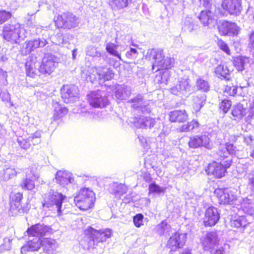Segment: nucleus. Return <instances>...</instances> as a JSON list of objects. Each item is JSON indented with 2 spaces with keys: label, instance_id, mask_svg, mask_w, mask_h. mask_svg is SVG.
Here are the masks:
<instances>
[{
  "label": "nucleus",
  "instance_id": "1",
  "mask_svg": "<svg viewBox=\"0 0 254 254\" xmlns=\"http://www.w3.org/2000/svg\"><path fill=\"white\" fill-rule=\"evenodd\" d=\"M236 152V147L233 144L227 143L225 144H220L218 148L217 154V159L222 161L226 160L223 165L221 163L213 162L209 163L206 169V172L208 175H212L216 178H221L224 177L227 169L229 168L231 164L232 160L229 158V156H233Z\"/></svg>",
  "mask_w": 254,
  "mask_h": 254
},
{
  "label": "nucleus",
  "instance_id": "2",
  "mask_svg": "<svg viewBox=\"0 0 254 254\" xmlns=\"http://www.w3.org/2000/svg\"><path fill=\"white\" fill-rule=\"evenodd\" d=\"M112 232L110 229L97 230L90 227L84 231L85 236L80 244L84 249L97 250L99 254L103 253V242L111 237Z\"/></svg>",
  "mask_w": 254,
  "mask_h": 254
},
{
  "label": "nucleus",
  "instance_id": "3",
  "mask_svg": "<svg viewBox=\"0 0 254 254\" xmlns=\"http://www.w3.org/2000/svg\"><path fill=\"white\" fill-rule=\"evenodd\" d=\"M145 59L151 62L152 70L155 72L170 68L174 63L173 59L165 57L163 50L160 49L148 50Z\"/></svg>",
  "mask_w": 254,
  "mask_h": 254
},
{
  "label": "nucleus",
  "instance_id": "4",
  "mask_svg": "<svg viewBox=\"0 0 254 254\" xmlns=\"http://www.w3.org/2000/svg\"><path fill=\"white\" fill-rule=\"evenodd\" d=\"M41 247L48 252L55 251L58 247L56 241L52 239L35 238L27 241L21 248V253L27 254L28 252L38 251Z\"/></svg>",
  "mask_w": 254,
  "mask_h": 254
},
{
  "label": "nucleus",
  "instance_id": "5",
  "mask_svg": "<svg viewBox=\"0 0 254 254\" xmlns=\"http://www.w3.org/2000/svg\"><path fill=\"white\" fill-rule=\"evenodd\" d=\"M28 34V32L16 22L6 24L3 28V38L13 43H20L27 37Z\"/></svg>",
  "mask_w": 254,
  "mask_h": 254
},
{
  "label": "nucleus",
  "instance_id": "6",
  "mask_svg": "<svg viewBox=\"0 0 254 254\" xmlns=\"http://www.w3.org/2000/svg\"><path fill=\"white\" fill-rule=\"evenodd\" d=\"M95 193L89 188L80 189L78 194L74 197L76 205L80 209L87 210L91 208L95 201Z\"/></svg>",
  "mask_w": 254,
  "mask_h": 254
},
{
  "label": "nucleus",
  "instance_id": "7",
  "mask_svg": "<svg viewBox=\"0 0 254 254\" xmlns=\"http://www.w3.org/2000/svg\"><path fill=\"white\" fill-rule=\"evenodd\" d=\"M54 20L58 28H63L68 30L76 27L80 22L79 18L69 12H64L61 15H58L55 17Z\"/></svg>",
  "mask_w": 254,
  "mask_h": 254
},
{
  "label": "nucleus",
  "instance_id": "8",
  "mask_svg": "<svg viewBox=\"0 0 254 254\" xmlns=\"http://www.w3.org/2000/svg\"><path fill=\"white\" fill-rule=\"evenodd\" d=\"M47 195V197L43 203V206L49 207L51 205H54L57 208L58 215H61L64 210L62 206L63 203L66 196L62 192L54 189H51Z\"/></svg>",
  "mask_w": 254,
  "mask_h": 254
},
{
  "label": "nucleus",
  "instance_id": "9",
  "mask_svg": "<svg viewBox=\"0 0 254 254\" xmlns=\"http://www.w3.org/2000/svg\"><path fill=\"white\" fill-rule=\"evenodd\" d=\"M60 61V59L52 54L44 55L39 66L40 73L50 75L54 71Z\"/></svg>",
  "mask_w": 254,
  "mask_h": 254
},
{
  "label": "nucleus",
  "instance_id": "10",
  "mask_svg": "<svg viewBox=\"0 0 254 254\" xmlns=\"http://www.w3.org/2000/svg\"><path fill=\"white\" fill-rule=\"evenodd\" d=\"M128 102L131 104V107L138 113H148L151 111L153 102L150 100H145L142 94H138Z\"/></svg>",
  "mask_w": 254,
  "mask_h": 254
},
{
  "label": "nucleus",
  "instance_id": "11",
  "mask_svg": "<svg viewBox=\"0 0 254 254\" xmlns=\"http://www.w3.org/2000/svg\"><path fill=\"white\" fill-rule=\"evenodd\" d=\"M26 232L29 236L44 239V236H48L53 233L51 226L43 223H37L28 228Z\"/></svg>",
  "mask_w": 254,
  "mask_h": 254
},
{
  "label": "nucleus",
  "instance_id": "12",
  "mask_svg": "<svg viewBox=\"0 0 254 254\" xmlns=\"http://www.w3.org/2000/svg\"><path fill=\"white\" fill-rule=\"evenodd\" d=\"M215 193L220 204H232L237 199L236 192L229 189H217Z\"/></svg>",
  "mask_w": 254,
  "mask_h": 254
},
{
  "label": "nucleus",
  "instance_id": "13",
  "mask_svg": "<svg viewBox=\"0 0 254 254\" xmlns=\"http://www.w3.org/2000/svg\"><path fill=\"white\" fill-rule=\"evenodd\" d=\"M88 101L89 104L95 108H103L108 103V99L105 93L101 90L91 92L88 95Z\"/></svg>",
  "mask_w": 254,
  "mask_h": 254
},
{
  "label": "nucleus",
  "instance_id": "14",
  "mask_svg": "<svg viewBox=\"0 0 254 254\" xmlns=\"http://www.w3.org/2000/svg\"><path fill=\"white\" fill-rule=\"evenodd\" d=\"M191 86L188 78H181L175 86L170 89V92L174 95L182 97L190 94Z\"/></svg>",
  "mask_w": 254,
  "mask_h": 254
},
{
  "label": "nucleus",
  "instance_id": "15",
  "mask_svg": "<svg viewBox=\"0 0 254 254\" xmlns=\"http://www.w3.org/2000/svg\"><path fill=\"white\" fill-rule=\"evenodd\" d=\"M188 144L192 148L204 147L207 149H211L213 147V144L210 142L209 137L205 134L190 137Z\"/></svg>",
  "mask_w": 254,
  "mask_h": 254
},
{
  "label": "nucleus",
  "instance_id": "16",
  "mask_svg": "<svg viewBox=\"0 0 254 254\" xmlns=\"http://www.w3.org/2000/svg\"><path fill=\"white\" fill-rule=\"evenodd\" d=\"M78 92L75 85H64L61 88L62 98L66 103L74 102L78 98Z\"/></svg>",
  "mask_w": 254,
  "mask_h": 254
},
{
  "label": "nucleus",
  "instance_id": "17",
  "mask_svg": "<svg viewBox=\"0 0 254 254\" xmlns=\"http://www.w3.org/2000/svg\"><path fill=\"white\" fill-rule=\"evenodd\" d=\"M186 238V234L176 232L170 237L166 246L172 251H175L185 245Z\"/></svg>",
  "mask_w": 254,
  "mask_h": 254
},
{
  "label": "nucleus",
  "instance_id": "18",
  "mask_svg": "<svg viewBox=\"0 0 254 254\" xmlns=\"http://www.w3.org/2000/svg\"><path fill=\"white\" fill-rule=\"evenodd\" d=\"M26 178L21 186L22 188L32 190L35 187V181L39 178V174L34 167H30L26 170Z\"/></svg>",
  "mask_w": 254,
  "mask_h": 254
},
{
  "label": "nucleus",
  "instance_id": "19",
  "mask_svg": "<svg viewBox=\"0 0 254 254\" xmlns=\"http://www.w3.org/2000/svg\"><path fill=\"white\" fill-rule=\"evenodd\" d=\"M39 66L40 64L37 61V57L34 55L29 56L27 58L25 63V69L27 75L33 78L38 75V74L40 73L39 71Z\"/></svg>",
  "mask_w": 254,
  "mask_h": 254
},
{
  "label": "nucleus",
  "instance_id": "20",
  "mask_svg": "<svg viewBox=\"0 0 254 254\" xmlns=\"http://www.w3.org/2000/svg\"><path fill=\"white\" fill-rule=\"evenodd\" d=\"M220 219V214L217 209L213 206L206 209L203 218V223L205 226L212 227L214 226Z\"/></svg>",
  "mask_w": 254,
  "mask_h": 254
},
{
  "label": "nucleus",
  "instance_id": "21",
  "mask_svg": "<svg viewBox=\"0 0 254 254\" xmlns=\"http://www.w3.org/2000/svg\"><path fill=\"white\" fill-rule=\"evenodd\" d=\"M222 6L230 15L238 16L242 9V0H224Z\"/></svg>",
  "mask_w": 254,
  "mask_h": 254
},
{
  "label": "nucleus",
  "instance_id": "22",
  "mask_svg": "<svg viewBox=\"0 0 254 254\" xmlns=\"http://www.w3.org/2000/svg\"><path fill=\"white\" fill-rule=\"evenodd\" d=\"M198 18L204 26H213L216 24L217 17L212 9H205L201 10Z\"/></svg>",
  "mask_w": 254,
  "mask_h": 254
},
{
  "label": "nucleus",
  "instance_id": "23",
  "mask_svg": "<svg viewBox=\"0 0 254 254\" xmlns=\"http://www.w3.org/2000/svg\"><path fill=\"white\" fill-rule=\"evenodd\" d=\"M132 123L136 127L147 128L153 127L156 124L155 119L150 117L139 116L133 119Z\"/></svg>",
  "mask_w": 254,
  "mask_h": 254
},
{
  "label": "nucleus",
  "instance_id": "24",
  "mask_svg": "<svg viewBox=\"0 0 254 254\" xmlns=\"http://www.w3.org/2000/svg\"><path fill=\"white\" fill-rule=\"evenodd\" d=\"M48 44L47 40L44 38H38L33 40L27 41L23 45V52L25 54H30L38 48H43Z\"/></svg>",
  "mask_w": 254,
  "mask_h": 254
},
{
  "label": "nucleus",
  "instance_id": "25",
  "mask_svg": "<svg viewBox=\"0 0 254 254\" xmlns=\"http://www.w3.org/2000/svg\"><path fill=\"white\" fill-rule=\"evenodd\" d=\"M219 31L224 35L234 36L238 35L240 28L235 23L224 21L219 26Z\"/></svg>",
  "mask_w": 254,
  "mask_h": 254
},
{
  "label": "nucleus",
  "instance_id": "26",
  "mask_svg": "<svg viewBox=\"0 0 254 254\" xmlns=\"http://www.w3.org/2000/svg\"><path fill=\"white\" fill-rule=\"evenodd\" d=\"M55 179L56 182L63 187L72 183L74 181L72 174L65 170L58 171L56 174Z\"/></svg>",
  "mask_w": 254,
  "mask_h": 254
},
{
  "label": "nucleus",
  "instance_id": "27",
  "mask_svg": "<svg viewBox=\"0 0 254 254\" xmlns=\"http://www.w3.org/2000/svg\"><path fill=\"white\" fill-rule=\"evenodd\" d=\"M100 82H104L113 78L114 73L111 68L107 66H99L95 68Z\"/></svg>",
  "mask_w": 254,
  "mask_h": 254
},
{
  "label": "nucleus",
  "instance_id": "28",
  "mask_svg": "<svg viewBox=\"0 0 254 254\" xmlns=\"http://www.w3.org/2000/svg\"><path fill=\"white\" fill-rule=\"evenodd\" d=\"M218 244V237L216 232H208L203 242L204 249L208 251L214 248Z\"/></svg>",
  "mask_w": 254,
  "mask_h": 254
},
{
  "label": "nucleus",
  "instance_id": "29",
  "mask_svg": "<svg viewBox=\"0 0 254 254\" xmlns=\"http://www.w3.org/2000/svg\"><path fill=\"white\" fill-rule=\"evenodd\" d=\"M131 94L130 87L125 84L118 85L115 89V96L118 99L123 100L127 99Z\"/></svg>",
  "mask_w": 254,
  "mask_h": 254
},
{
  "label": "nucleus",
  "instance_id": "30",
  "mask_svg": "<svg viewBox=\"0 0 254 254\" xmlns=\"http://www.w3.org/2000/svg\"><path fill=\"white\" fill-rule=\"evenodd\" d=\"M170 121L171 122L183 123L188 119V115L185 110H176L170 112Z\"/></svg>",
  "mask_w": 254,
  "mask_h": 254
},
{
  "label": "nucleus",
  "instance_id": "31",
  "mask_svg": "<svg viewBox=\"0 0 254 254\" xmlns=\"http://www.w3.org/2000/svg\"><path fill=\"white\" fill-rule=\"evenodd\" d=\"M127 190V188L125 185L117 182L110 184L109 187V191L119 198L126 192Z\"/></svg>",
  "mask_w": 254,
  "mask_h": 254
},
{
  "label": "nucleus",
  "instance_id": "32",
  "mask_svg": "<svg viewBox=\"0 0 254 254\" xmlns=\"http://www.w3.org/2000/svg\"><path fill=\"white\" fill-rule=\"evenodd\" d=\"M214 73L219 78H224L227 80H230V70L224 64H221L218 65L214 69Z\"/></svg>",
  "mask_w": 254,
  "mask_h": 254
},
{
  "label": "nucleus",
  "instance_id": "33",
  "mask_svg": "<svg viewBox=\"0 0 254 254\" xmlns=\"http://www.w3.org/2000/svg\"><path fill=\"white\" fill-rule=\"evenodd\" d=\"M155 232L160 236L169 235L171 230V226L166 220L162 221L155 228Z\"/></svg>",
  "mask_w": 254,
  "mask_h": 254
},
{
  "label": "nucleus",
  "instance_id": "34",
  "mask_svg": "<svg viewBox=\"0 0 254 254\" xmlns=\"http://www.w3.org/2000/svg\"><path fill=\"white\" fill-rule=\"evenodd\" d=\"M23 198V194L21 192H12L10 195V201L11 207L13 209L14 207L17 211H20L21 201Z\"/></svg>",
  "mask_w": 254,
  "mask_h": 254
},
{
  "label": "nucleus",
  "instance_id": "35",
  "mask_svg": "<svg viewBox=\"0 0 254 254\" xmlns=\"http://www.w3.org/2000/svg\"><path fill=\"white\" fill-rule=\"evenodd\" d=\"M231 114L235 118L234 120H240L246 115V109L244 107L243 105L239 103L233 106Z\"/></svg>",
  "mask_w": 254,
  "mask_h": 254
},
{
  "label": "nucleus",
  "instance_id": "36",
  "mask_svg": "<svg viewBox=\"0 0 254 254\" xmlns=\"http://www.w3.org/2000/svg\"><path fill=\"white\" fill-rule=\"evenodd\" d=\"M53 107H54L53 118L55 120L62 118L68 112L66 108L61 106L58 102L53 103Z\"/></svg>",
  "mask_w": 254,
  "mask_h": 254
},
{
  "label": "nucleus",
  "instance_id": "37",
  "mask_svg": "<svg viewBox=\"0 0 254 254\" xmlns=\"http://www.w3.org/2000/svg\"><path fill=\"white\" fill-rule=\"evenodd\" d=\"M249 222L244 216H236L231 220L232 227L236 228L245 227Z\"/></svg>",
  "mask_w": 254,
  "mask_h": 254
},
{
  "label": "nucleus",
  "instance_id": "38",
  "mask_svg": "<svg viewBox=\"0 0 254 254\" xmlns=\"http://www.w3.org/2000/svg\"><path fill=\"white\" fill-rule=\"evenodd\" d=\"M197 25L194 22V20L192 18L186 17L183 24V30L188 32H191L197 29Z\"/></svg>",
  "mask_w": 254,
  "mask_h": 254
},
{
  "label": "nucleus",
  "instance_id": "39",
  "mask_svg": "<svg viewBox=\"0 0 254 254\" xmlns=\"http://www.w3.org/2000/svg\"><path fill=\"white\" fill-rule=\"evenodd\" d=\"M17 171L12 168H7L3 170L0 174L1 179L4 181H7L10 178L16 176Z\"/></svg>",
  "mask_w": 254,
  "mask_h": 254
},
{
  "label": "nucleus",
  "instance_id": "40",
  "mask_svg": "<svg viewBox=\"0 0 254 254\" xmlns=\"http://www.w3.org/2000/svg\"><path fill=\"white\" fill-rule=\"evenodd\" d=\"M199 125L197 121L193 120L191 122H188L187 124L183 125L179 128V130L180 132L190 131L197 128L199 127Z\"/></svg>",
  "mask_w": 254,
  "mask_h": 254
},
{
  "label": "nucleus",
  "instance_id": "41",
  "mask_svg": "<svg viewBox=\"0 0 254 254\" xmlns=\"http://www.w3.org/2000/svg\"><path fill=\"white\" fill-rule=\"evenodd\" d=\"M117 46L112 43H108L106 44V50L110 55L117 57L120 60H121L120 54L117 51Z\"/></svg>",
  "mask_w": 254,
  "mask_h": 254
},
{
  "label": "nucleus",
  "instance_id": "42",
  "mask_svg": "<svg viewBox=\"0 0 254 254\" xmlns=\"http://www.w3.org/2000/svg\"><path fill=\"white\" fill-rule=\"evenodd\" d=\"M197 89L203 92H207L209 90L210 86L207 80L202 78H199L196 81Z\"/></svg>",
  "mask_w": 254,
  "mask_h": 254
},
{
  "label": "nucleus",
  "instance_id": "43",
  "mask_svg": "<svg viewBox=\"0 0 254 254\" xmlns=\"http://www.w3.org/2000/svg\"><path fill=\"white\" fill-rule=\"evenodd\" d=\"M246 58L244 57H238L234 59L233 64L237 69L241 71L245 68Z\"/></svg>",
  "mask_w": 254,
  "mask_h": 254
},
{
  "label": "nucleus",
  "instance_id": "44",
  "mask_svg": "<svg viewBox=\"0 0 254 254\" xmlns=\"http://www.w3.org/2000/svg\"><path fill=\"white\" fill-rule=\"evenodd\" d=\"M148 189L150 193H154L159 194L161 193L164 192L166 190V188L160 187L156 183H152L149 185Z\"/></svg>",
  "mask_w": 254,
  "mask_h": 254
},
{
  "label": "nucleus",
  "instance_id": "45",
  "mask_svg": "<svg viewBox=\"0 0 254 254\" xmlns=\"http://www.w3.org/2000/svg\"><path fill=\"white\" fill-rule=\"evenodd\" d=\"M12 240V239L11 238H4L3 243L0 246V252L10 250L11 248Z\"/></svg>",
  "mask_w": 254,
  "mask_h": 254
},
{
  "label": "nucleus",
  "instance_id": "46",
  "mask_svg": "<svg viewBox=\"0 0 254 254\" xmlns=\"http://www.w3.org/2000/svg\"><path fill=\"white\" fill-rule=\"evenodd\" d=\"M131 0H113V6H115L117 9H122L127 7Z\"/></svg>",
  "mask_w": 254,
  "mask_h": 254
},
{
  "label": "nucleus",
  "instance_id": "47",
  "mask_svg": "<svg viewBox=\"0 0 254 254\" xmlns=\"http://www.w3.org/2000/svg\"><path fill=\"white\" fill-rule=\"evenodd\" d=\"M31 137H29L27 139H25L23 137L20 136L17 138V142L19 146L24 149H27L30 146Z\"/></svg>",
  "mask_w": 254,
  "mask_h": 254
},
{
  "label": "nucleus",
  "instance_id": "48",
  "mask_svg": "<svg viewBox=\"0 0 254 254\" xmlns=\"http://www.w3.org/2000/svg\"><path fill=\"white\" fill-rule=\"evenodd\" d=\"M193 100L194 103L193 105V109L195 112H197L200 111L203 106V103L205 101V99L203 98L199 100V97L196 96L194 98Z\"/></svg>",
  "mask_w": 254,
  "mask_h": 254
},
{
  "label": "nucleus",
  "instance_id": "49",
  "mask_svg": "<svg viewBox=\"0 0 254 254\" xmlns=\"http://www.w3.org/2000/svg\"><path fill=\"white\" fill-rule=\"evenodd\" d=\"M232 105L231 101L229 99L223 100L220 104V109L222 110L224 113H226Z\"/></svg>",
  "mask_w": 254,
  "mask_h": 254
},
{
  "label": "nucleus",
  "instance_id": "50",
  "mask_svg": "<svg viewBox=\"0 0 254 254\" xmlns=\"http://www.w3.org/2000/svg\"><path fill=\"white\" fill-rule=\"evenodd\" d=\"M143 217L144 216L141 213L137 214L133 217V223L136 227H140L143 225Z\"/></svg>",
  "mask_w": 254,
  "mask_h": 254
},
{
  "label": "nucleus",
  "instance_id": "51",
  "mask_svg": "<svg viewBox=\"0 0 254 254\" xmlns=\"http://www.w3.org/2000/svg\"><path fill=\"white\" fill-rule=\"evenodd\" d=\"M237 87L234 85H227L225 88V93L230 96L237 94Z\"/></svg>",
  "mask_w": 254,
  "mask_h": 254
},
{
  "label": "nucleus",
  "instance_id": "52",
  "mask_svg": "<svg viewBox=\"0 0 254 254\" xmlns=\"http://www.w3.org/2000/svg\"><path fill=\"white\" fill-rule=\"evenodd\" d=\"M86 54L91 57H100L101 55V53L98 51L97 49L94 47H88Z\"/></svg>",
  "mask_w": 254,
  "mask_h": 254
},
{
  "label": "nucleus",
  "instance_id": "53",
  "mask_svg": "<svg viewBox=\"0 0 254 254\" xmlns=\"http://www.w3.org/2000/svg\"><path fill=\"white\" fill-rule=\"evenodd\" d=\"M11 13L6 11H0V24H2L11 17Z\"/></svg>",
  "mask_w": 254,
  "mask_h": 254
},
{
  "label": "nucleus",
  "instance_id": "54",
  "mask_svg": "<svg viewBox=\"0 0 254 254\" xmlns=\"http://www.w3.org/2000/svg\"><path fill=\"white\" fill-rule=\"evenodd\" d=\"M138 52L136 49L130 48L129 51L127 52L126 54V57L130 59H134L137 57Z\"/></svg>",
  "mask_w": 254,
  "mask_h": 254
},
{
  "label": "nucleus",
  "instance_id": "55",
  "mask_svg": "<svg viewBox=\"0 0 254 254\" xmlns=\"http://www.w3.org/2000/svg\"><path fill=\"white\" fill-rule=\"evenodd\" d=\"M218 46L220 48L226 53L227 54L230 55V50L228 47V45L225 43L224 41L220 40L218 41Z\"/></svg>",
  "mask_w": 254,
  "mask_h": 254
},
{
  "label": "nucleus",
  "instance_id": "56",
  "mask_svg": "<svg viewBox=\"0 0 254 254\" xmlns=\"http://www.w3.org/2000/svg\"><path fill=\"white\" fill-rule=\"evenodd\" d=\"M200 5L206 9H212V0H199Z\"/></svg>",
  "mask_w": 254,
  "mask_h": 254
},
{
  "label": "nucleus",
  "instance_id": "57",
  "mask_svg": "<svg viewBox=\"0 0 254 254\" xmlns=\"http://www.w3.org/2000/svg\"><path fill=\"white\" fill-rule=\"evenodd\" d=\"M170 77V72L168 70L165 71L161 75V82L167 84Z\"/></svg>",
  "mask_w": 254,
  "mask_h": 254
},
{
  "label": "nucleus",
  "instance_id": "58",
  "mask_svg": "<svg viewBox=\"0 0 254 254\" xmlns=\"http://www.w3.org/2000/svg\"><path fill=\"white\" fill-rule=\"evenodd\" d=\"M249 46L254 55V30L249 34Z\"/></svg>",
  "mask_w": 254,
  "mask_h": 254
},
{
  "label": "nucleus",
  "instance_id": "59",
  "mask_svg": "<svg viewBox=\"0 0 254 254\" xmlns=\"http://www.w3.org/2000/svg\"><path fill=\"white\" fill-rule=\"evenodd\" d=\"M250 200L248 199L247 198L245 200H243V202L242 203V205L244 207V211L245 212V213H248L250 215H253L254 214V209L253 208H247L245 207L244 205L246 204L245 201H249Z\"/></svg>",
  "mask_w": 254,
  "mask_h": 254
},
{
  "label": "nucleus",
  "instance_id": "60",
  "mask_svg": "<svg viewBox=\"0 0 254 254\" xmlns=\"http://www.w3.org/2000/svg\"><path fill=\"white\" fill-rule=\"evenodd\" d=\"M26 25L29 27V28L33 29L36 28L35 33L37 34L38 32H40L41 28L38 27L37 25H35L33 23H32L30 20H27V22L26 23Z\"/></svg>",
  "mask_w": 254,
  "mask_h": 254
},
{
  "label": "nucleus",
  "instance_id": "61",
  "mask_svg": "<svg viewBox=\"0 0 254 254\" xmlns=\"http://www.w3.org/2000/svg\"><path fill=\"white\" fill-rule=\"evenodd\" d=\"M254 140V137L253 135H250L244 137V142L248 145H251Z\"/></svg>",
  "mask_w": 254,
  "mask_h": 254
},
{
  "label": "nucleus",
  "instance_id": "62",
  "mask_svg": "<svg viewBox=\"0 0 254 254\" xmlns=\"http://www.w3.org/2000/svg\"><path fill=\"white\" fill-rule=\"evenodd\" d=\"M132 193H129L127 194L125 196H124L123 199V201L125 203H128L132 201Z\"/></svg>",
  "mask_w": 254,
  "mask_h": 254
},
{
  "label": "nucleus",
  "instance_id": "63",
  "mask_svg": "<svg viewBox=\"0 0 254 254\" xmlns=\"http://www.w3.org/2000/svg\"><path fill=\"white\" fill-rule=\"evenodd\" d=\"M0 96H1V98L3 101H8L10 100V95L7 91L1 93Z\"/></svg>",
  "mask_w": 254,
  "mask_h": 254
},
{
  "label": "nucleus",
  "instance_id": "64",
  "mask_svg": "<svg viewBox=\"0 0 254 254\" xmlns=\"http://www.w3.org/2000/svg\"><path fill=\"white\" fill-rule=\"evenodd\" d=\"M248 184L251 190L254 191V177L249 179Z\"/></svg>",
  "mask_w": 254,
  "mask_h": 254
}]
</instances>
